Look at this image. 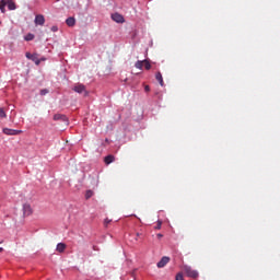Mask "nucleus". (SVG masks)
<instances>
[{"label": "nucleus", "instance_id": "obj_12", "mask_svg": "<svg viewBox=\"0 0 280 280\" xmlns=\"http://www.w3.org/2000/svg\"><path fill=\"white\" fill-rule=\"evenodd\" d=\"M66 24L68 25V27H73L75 25V18H68L66 20Z\"/></svg>", "mask_w": 280, "mask_h": 280}, {"label": "nucleus", "instance_id": "obj_20", "mask_svg": "<svg viewBox=\"0 0 280 280\" xmlns=\"http://www.w3.org/2000/svg\"><path fill=\"white\" fill-rule=\"evenodd\" d=\"M91 196H93V191L88 190L86 194H85V198L89 199V198H91Z\"/></svg>", "mask_w": 280, "mask_h": 280}, {"label": "nucleus", "instance_id": "obj_11", "mask_svg": "<svg viewBox=\"0 0 280 280\" xmlns=\"http://www.w3.org/2000/svg\"><path fill=\"white\" fill-rule=\"evenodd\" d=\"M104 161H105L106 165H110V163L115 162V155L109 154V155L105 156Z\"/></svg>", "mask_w": 280, "mask_h": 280}, {"label": "nucleus", "instance_id": "obj_26", "mask_svg": "<svg viewBox=\"0 0 280 280\" xmlns=\"http://www.w3.org/2000/svg\"><path fill=\"white\" fill-rule=\"evenodd\" d=\"M58 31V26H52L51 27V32H57Z\"/></svg>", "mask_w": 280, "mask_h": 280}, {"label": "nucleus", "instance_id": "obj_15", "mask_svg": "<svg viewBox=\"0 0 280 280\" xmlns=\"http://www.w3.org/2000/svg\"><path fill=\"white\" fill-rule=\"evenodd\" d=\"M0 3H1L0 4V10H1L2 13H4L5 12V5H8V0H1Z\"/></svg>", "mask_w": 280, "mask_h": 280}, {"label": "nucleus", "instance_id": "obj_24", "mask_svg": "<svg viewBox=\"0 0 280 280\" xmlns=\"http://www.w3.org/2000/svg\"><path fill=\"white\" fill-rule=\"evenodd\" d=\"M47 93H49V91H47V90H42L40 91V95H47Z\"/></svg>", "mask_w": 280, "mask_h": 280}, {"label": "nucleus", "instance_id": "obj_1", "mask_svg": "<svg viewBox=\"0 0 280 280\" xmlns=\"http://www.w3.org/2000/svg\"><path fill=\"white\" fill-rule=\"evenodd\" d=\"M184 272L187 275V277H190V279H198V271L194 270L189 266L184 267Z\"/></svg>", "mask_w": 280, "mask_h": 280}, {"label": "nucleus", "instance_id": "obj_23", "mask_svg": "<svg viewBox=\"0 0 280 280\" xmlns=\"http://www.w3.org/2000/svg\"><path fill=\"white\" fill-rule=\"evenodd\" d=\"M176 280H185V279L183 278V273H177Z\"/></svg>", "mask_w": 280, "mask_h": 280}, {"label": "nucleus", "instance_id": "obj_28", "mask_svg": "<svg viewBox=\"0 0 280 280\" xmlns=\"http://www.w3.org/2000/svg\"><path fill=\"white\" fill-rule=\"evenodd\" d=\"M0 253H3V247H0Z\"/></svg>", "mask_w": 280, "mask_h": 280}, {"label": "nucleus", "instance_id": "obj_3", "mask_svg": "<svg viewBox=\"0 0 280 280\" xmlns=\"http://www.w3.org/2000/svg\"><path fill=\"white\" fill-rule=\"evenodd\" d=\"M54 121H63V124H66V125L69 124V119L62 114H55Z\"/></svg>", "mask_w": 280, "mask_h": 280}, {"label": "nucleus", "instance_id": "obj_16", "mask_svg": "<svg viewBox=\"0 0 280 280\" xmlns=\"http://www.w3.org/2000/svg\"><path fill=\"white\" fill-rule=\"evenodd\" d=\"M143 65H144V60H138L136 63H135V67L136 69H143Z\"/></svg>", "mask_w": 280, "mask_h": 280}, {"label": "nucleus", "instance_id": "obj_19", "mask_svg": "<svg viewBox=\"0 0 280 280\" xmlns=\"http://www.w3.org/2000/svg\"><path fill=\"white\" fill-rule=\"evenodd\" d=\"M5 118V110H3V108L0 107V119Z\"/></svg>", "mask_w": 280, "mask_h": 280}, {"label": "nucleus", "instance_id": "obj_25", "mask_svg": "<svg viewBox=\"0 0 280 280\" xmlns=\"http://www.w3.org/2000/svg\"><path fill=\"white\" fill-rule=\"evenodd\" d=\"M144 91H145V93H150V85H145Z\"/></svg>", "mask_w": 280, "mask_h": 280}, {"label": "nucleus", "instance_id": "obj_13", "mask_svg": "<svg viewBox=\"0 0 280 280\" xmlns=\"http://www.w3.org/2000/svg\"><path fill=\"white\" fill-rule=\"evenodd\" d=\"M66 249H67V245L65 243H59L57 245V252L58 253H65Z\"/></svg>", "mask_w": 280, "mask_h": 280}, {"label": "nucleus", "instance_id": "obj_8", "mask_svg": "<svg viewBox=\"0 0 280 280\" xmlns=\"http://www.w3.org/2000/svg\"><path fill=\"white\" fill-rule=\"evenodd\" d=\"M35 25H45V15L38 14L35 16Z\"/></svg>", "mask_w": 280, "mask_h": 280}, {"label": "nucleus", "instance_id": "obj_17", "mask_svg": "<svg viewBox=\"0 0 280 280\" xmlns=\"http://www.w3.org/2000/svg\"><path fill=\"white\" fill-rule=\"evenodd\" d=\"M144 69L147 71H150L152 69V65L150 63V60L144 59Z\"/></svg>", "mask_w": 280, "mask_h": 280}, {"label": "nucleus", "instance_id": "obj_4", "mask_svg": "<svg viewBox=\"0 0 280 280\" xmlns=\"http://www.w3.org/2000/svg\"><path fill=\"white\" fill-rule=\"evenodd\" d=\"M73 91L75 93H85L84 95H89V92H86V86H84V84H78L73 88Z\"/></svg>", "mask_w": 280, "mask_h": 280}, {"label": "nucleus", "instance_id": "obj_9", "mask_svg": "<svg viewBox=\"0 0 280 280\" xmlns=\"http://www.w3.org/2000/svg\"><path fill=\"white\" fill-rule=\"evenodd\" d=\"M23 211H24V215H32L33 213L32 206L30 203H25L23 206Z\"/></svg>", "mask_w": 280, "mask_h": 280}, {"label": "nucleus", "instance_id": "obj_29", "mask_svg": "<svg viewBox=\"0 0 280 280\" xmlns=\"http://www.w3.org/2000/svg\"><path fill=\"white\" fill-rule=\"evenodd\" d=\"M56 1H60V0H56Z\"/></svg>", "mask_w": 280, "mask_h": 280}, {"label": "nucleus", "instance_id": "obj_5", "mask_svg": "<svg viewBox=\"0 0 280 280\" xmlns=\"http://www.w3.org/2000/svg\"><path fill=\"white\" fill-rule=\"evenodd\" d=\"M26 58L35 62L37 66L40 65V59H38V55L36 54L32 55L31 52H26Z\"/></svg>", "mask_w": 280, "mask_h": 280}, {"label": "nucleus", "instance_id": "obj_7", "mask_svg": "<svg viewBox=\"0 0 280 280\" xmlns=\"http://www.w3.org/2000/svg\"><path fill=\"white\" fill-rule=\"evenodd\" d=\"M170 264V257L164 256L161 258V260L158 262V268H165Z\"/></svg>", "mask_w": 280, "mask_h": 280}, {"label": "nucleus", "instance_id": "obj_14", "mask_svg": "<svg viewBox=\"0 0 280 280\" xmlns=\"http://www.w3.org/2000/svg\"><path fill=\"white\" fill-rule=\"evenodd\" d=\"M7 5L9 10H16V4L12 0H7Z\"/></svg>", "mask_w": 280, "mask_h": 280}, {"label": "nucleus", "instance_id": "obj_21", "mask_svg": "<svg viewBox=\"0 0 280 280\" xmlns=\"http://www.w3.org/2000/svg\"><path fill=\"white\" fill-rule=\"evenodd\" d=\"M112 222H113V220L105 219L104 226H108V224H110Z\"/></svg>", "mask_w": 280, "mask_h": 280}, {"label": "nucleus", "instance_id": "obj_6", "mask_svg": "<svg viewBox=\"0 0 280 280\" xmlns=\"http://www.w3.org/2000/svg\"><path fill=\"white\" fill-rule=\"evenodd\" d=\"M112 20L115 21V23H125L126 20L124 19V15L119 13L112 14Z\"/></svg>", "mask_w": 280, "mask_h": 280}, {"label": "nucleus", "instance_id": "obj_18", "mask_svg": "<svg viewBox=\"0 0 280 280\" xmlns=\"http://www.w3.org/2000/svg\"><path fill=\"white\" fill-rule=\"evenodd\" d=\"M25 40H27V42L34 40V34L28 33V34L25 36Z\"/></svg>", "mask_w": 280, "mask_h": 280}, {"label": "nucleus", "instance_id": "obj_27", "mask_svg": "<svg viewBox=\"0 0 280 280\" xmlns=\"http://www.w3.org/2000/svg\"><path fill=\"white\" fill-rule=\"evenodd\" d=\"M156 237H158V240H162L163 234L159 233V234H156Z\"/></svg>", "mask_w": 280, "mask_h": 280}, {"label": "nucleus", "instance_id": "obj_22", "mask_svg": "<svg viewBox=\"0 0 280 280\" xmlns=\"http://www.w3.org/2000/svg\"><path fill=\"white\" fill-rule=\"evenodd\" d=\"M163 225V222L158 221V224L155 226V230L160 231L161 226Z\"/></svg>", "mask_w": 280, "mask_h": 280}, {"label": "nucleus", "instance_id": "obj_2", "mask_svg": "<svg viewBox=\"0 0 280 280\" xmlns=\"http://www.w3.org/2000/svg\"><path fill=\"white\" fill-rule=\"evenodd\" d=\"M2 132L4 135L13 137V136H16V135H21V132H23V131L22 130H16V129L4 128L2 130Z\"/></svg>", "mask_w": 280, "mask_h": 280}, {"label": "nucleus", "instance_id": "obj_10", "mask_svg": "<svg viewBox=\"0 0 280 280\" xmlns=\"http://www.w3.org/2000/svg\"><path fill=\"white\" fill-rule=\"evenodd\" d=\"M155 80L159 81V84H160L161 86H165V82L163 81V74H161V72H158V73L155 74Z\"/></svg>", "mask_w": 280, "mask_h": 280}]
</instances>
